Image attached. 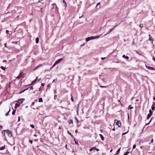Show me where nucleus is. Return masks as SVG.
I'll return each mask as SVG.
<instances>
[{
  "label": "nucleus",
  "instance_id": "nucleus-16",
  "mask_svg": "<svg viewBox=\"0 0 155 155\" xmlns=\"http://www.w3.org/2000/svg\"><path fill=\"white\" fill-rule=\"evenodd\" d=\"M5 148V146H3L0 148V150H4Z\"/></svg>",
  "mask_w": 155,
  "mask_h": 155
},
{
  "label": "nucleus",
  "instance_id": "nucleus-11",
  "mask_svg": "<svg viewBox=\"0 0 155 155\" xmlns=\"http://www.w3.org/2000/svg\"><path fill=\"white\" fill-rule=\"evenodd\" d=\"M20 106V104H18V103H16L15 104V108H16L18 107H19Z\"/></svg>",
  "mask_w": 155,
  "mask_h": 155
},
{
  "label": "nucleus",
  "instance_id": "nucleus-20",
  "mask_svg": "<svg viewBox=\"0 0 155 155\" xmlns=\"http://www.w3.org/2000/svg\"><path fill=\"white\" fill-rule=\"evenodd\" d=\"M68 123L70 124H73V122L72 120H69L68 121Z\"/></svg>",
  "mask_w": 155,
  "mask_h": 155
},
{
  "label": "nucleus",
  "instance_id": "nucleus-53",
  "mask_svg": "<svg viewBox=\"0 0 155 155\" xmlns=\"http://www.w3.org/2000/svg\"><path fill=\"white\" fill-rule=\"evenodd\" d=\"M8 32H9V31H8V30H7L6 31V33H8Z\"/></svg>",
  "mask_w": 155,
  "mask_h": 155
},
{
  "label": "nucleus",
  "instance_id": "nucleus-49",
  "mask_svg": "<svg viewBox=\"0 0 155 155\" xmlns=\"http://www.w3.org/2000/svg\"><path fill=\"white\" fill-rule=\"evenodd\" d=\"M65 4V7L66 8L67 6V3H66V4Z\"/></svg>",
  "mask_w": 155,
  "mask_h": 155
},
{
  "label": "nucleus",
  "instance_id": "nucleus-52",
  "mask_svg": "<svg viewBox=\"0 0 155 155\" xmlns=\"http://www.w3.org/2000/svg\"><path fill=\"white\" fill-rule=\"evenodd\" d=\"M153 139H152V140H151V142L152 143H153Z\"/></svg>",
  "mask_w": 155,
  "mask_h": 155
},
{
  "label": "nucleus",
  "instance_id": "nucleus-45",
  "mask_svg": "<svg viewBox=\"0 0 155 155\" xmlns=\"http://www.w3.org/2000/svg\"><path fill=\"white\" fill-rule=\"evenodd\" d=\"M57 97V95L55 94L54 96V99H55L56 97Z\"/></svg>",
  "mask_w": 155,
  "mask_h": 155
},
{
  "label": "nucleus",
  "instance_id": "nucleus-9",
  "mask_svg": "<svg viewBox=\"0 0 155 155\" xmlns=\"http://www.w3.org/2000/svg\"><path fill=\"white\" fill-rule=\"evenodd\" d=\"M120 149L121 147H120L119 149H118V150L116 152V153H115V155H117L119 153L120 151Z\"/></svg>",
  "mask_w": 155,
  "mask_h": 155
},
{
  "label": "nucleus",
  "instance_id": "nucleus-55",
  "mask_svg": "<svg viewBox=\"0 0 155 155\" xmlns=\"http://www.w3.org/2000/svg\"><path fill=\"white\" fill-rule=\"evenodd\" d=\"M112 130H113L114 131H115V128H113V129H112Z\"/></svg>",
  "mask_w": 155,
  "mask_h": 155
},
{
  "label": "nucleus",
  "instance_id": "nucleus-19",
  "mask_svg": "<svg viewBox=\"0 0 155 155\" xmlns=\"http://www.w3.org/2000/svg\"><path fill=\"white\" fill-rule=\"evenodd\" d=\"M39 42V38H36V43H38Z\"/></svg>",
  "mask_w": 155,
  "mask_h": 155
},
{
  "label": "nucleus",
  "instance_id": "nucleus-59",
  "mask_svg": "<svg viewBox=\"0 0 155 155\" xmlns=\"http://www.w3.org/2000/svg\"><path fill=\"white\" fill-rule=\"evenodd\" d=\"M34 136H35V137H37V135H36V134H35Z\"/></svg>",
  "mask_w": 155,
  "mask_h": 155
},
{
  "label": "nucleus",
  "instance_id": "nucleus-40",
  "mask_svg": "<svg viewBox=\"0 0 155 155\" xmlns=\"http://www.w3.org/2000/svg\"><path fill=\"white\" fill-rule=\"evenodd\" d=\"M12 42L13 43L17 44L18 43V42L17 41H14V42Z\"/></svg>",
  "mask_w": 155,
  "mask_h": 155
},
{
  "label": "nucleus",
  "instance_id": "nucleus-54",
  "mask_svg": "<svg viewBox=\"0 0 155 155\" xmlns=\"http://www.w3.org/2000/svg\"><path fill=\"white\" fill-rule=\"evenodd\" d=\"M105 58H101V59L102 60H103L104 59H105Z\"/></svg>",
  "mask_w": 155,
  "mask_h": 155
},
{
  "label": "nucleus",
  "instance_id": "nucleus-7",
  "mask_svg": "<svg viewBox=\"0 0 155 155\" xmlns=\"http://www.w3.org/2000/svg\"><path fill=\"white\" fill-rule=\"evenodd\" d=\"M38 77H37L32 82V83L30 84V85H31L32 84H34L35 82L36 81H39L40 79H39L38 80Z\"/></svg>",
  "mask_w": 155,
  "mask_h": 155
},
{
  "label": "nucleus",
  "instance_id": "nucleus-31",
  "mask_svg": "<svg viewBox=\"0 0 155 155\" xmlns=\"http://www.w3.org/2000/svg\"><path fill=\"white\" fill-rule=\"evenodd\" d=\"M71 100H72V101L73 102L74 101V99H73V96H72V94L71 95Z\"/></svg>",
  "mask_w": 155,
  "mask_h": 155
},
{
  "label": "nucleus",
  "instance_id": "nucleus-2",
  "mask_svg": "<svg viewBox=\"0 0 155 155\" xmlns=\"http://www.w3.org/2000/svg\"><path fill=\"white\" fill-rule=\"evenodd\" d=\"M114 125H117L118 127H119L121 126V123L119 120H115Z\"/></svg>",
  "mask_w": 155,
  "mask_h": 155
},
{
  "label": "nucleus",
  "instance_id": "nucleus-29",
  "mask_svg": "<svg viewBox=\"0 0 155 155\" xmlns=\"http://www.w3.org/2000/svg\"><path fill=\"white\" fill-rule=\"evenodd\" d=\"M133 108V107L131 106L130 105L129 106V109H132Z\"/></svg>",
  "mask_w": 155,
  "mask_h": 155
},
{
  "label": "nucleus",
  "instance_id": "nucleus-36",
  "mask_svg": "<svg viewBox=\"0 0 155 155\" xmlns=\"http://www.w3.org/2000/svg\"><path fill=\"white\" fill-rule=\"evenodd\" d=\"M35 102H32L31 104V105L32 106H33L35 104Z\"/></svg>",
  "mask_w": 155,
  "mask_h": 155
},
{
  "label": "nucleus",
  "instance_id": "nucleus-22",
  "mask_svg": "<svg viewBox=\"0 0 155 155\" xmlns=\"http://www.w3.org/2000/svg\"><path fill=\"white\" fill-rule=\"evenodd\" d=\"M129 153V152L127 151L126 152H125L123 155H127Z\"/></svg>",
  "mask_w": 155,
  "mask_h": 155
},
{
  "label": "nucleus",
  "instance_id": "nucleus-46",
  "mask_svg": "<svg viewBox=\"0 0 155 155\" xmlns=\"http://www.w3.org/2000/svg\"><path fill=\"white\" fill-rule=\"evenodd\" d=\"M39 67V66L36 67L35 68V69H37L38 68V67Z\"/></svg>",
  "mask_w": 155,
  "mask_h": 155
},
{
  "label": "nucleus",
  "instance_id": "nucleus-14",
  "mask_svg": "<svg viewBox=\"0 0 155 155\" xmlns=\"http://www.w3.org/2000/svg\"><path fill=\"white\" fill-rule=\"evenodd\" d=\"M95 149H96V147H92L91 148H90L89 150L90 151H91L94 150H95Z\"/></svg>",
  "mask_w": 155,
  "mask_h": 155
},
{
  "label": "nucleus",
  "instance_id": "nucleus-35",
  "mask_svg": "<svg viewBox=\"0 0 155 155\" xmlns=\"http://www.w3.org/2000/svg\"><path fill=\"white\" fill-rule=\"evenodd\" d=\"M2 126L0 125V130H1L2 129Z\"/></svg>",
  "mask_w": 155,
  "mask_h": 155
},
{
  "label": "nucleus",
  "instance_id": "nucleus-42",
  "mask_svg": "<svg viewBox=\"0 0 155 155\" xmlns=\"http://www.w3.org/2000/svg\"><path fill=\"white\" fill-rule=\"evenodd\" d=\"M45 85V84H44V83H42L41 84V85L43 86H44V85Z\"/></svg>",
  "mask_w": 155,
  "mask_h": 155
},
{
  "label": "nucleus",
  "instance_id": "nucleus-47",
  "mask_svg": "<svg viewBox=\"0 0 155 155\" xmlns=\"http://www.w3.org/2000/svg\"><path fill=\"white\" fill-rule=\"evenodd\" d=\"M63 2L64 3V4H66V2H65V0H63Z\"/></svg>",
  "mask_w": 155,
  "mask_h": 155
},
{
  "label": "nucleus",
  "instance_id": "nucleus-48",
  "mask_svg": "<svg viewBox=\"0 0 155 155\" xmlns=\"http://www.w3.org/2000/svg\"><path fill=\"white\" fill-rule=\"evenodd\" d=\"M153 59L154 61L155 62V58L154 57H153Z\"/></svg>",
  "mask_w": 155,
  "mask_h": 155
},
{
  "label": "nucleus",
  "instance_id": "nucleus-3",
  "mask_svg": "<svg viewBox=\"0 0 155 155\" xmlns=\"http://www.w3.org/2000/svg\"><path fill=\"white\" fill-rule=\"evenodd\" d=\"M6 131L8 136L10 137H12V134L11 131L9 130H7Z\"/></svg>",
  "mask_w": 155,
  "mask_h": 155
},
{
  "label": "nucleus",
  "instance_id": "nucleus-27",
  "mask_svg": "<svg viewBox=\"0 0 155 155\" xmlns=\"http://www.w3.org/2000/svg\"><path fill=\"white\" fill-rule=\"evenodd\" d=\"M100 87H108V86H103L100 85Z\"/></svg>",
  "mask_w": 155,
  "mask_h": 155
},
{
  "label": "nucleus",
  "instance_id": "nucleus-10",
  "mask_svg": "<svg viewBox=\"0 0 155 155\" xmlns=\"http://www.w3.org/2000/svg\"><path fill=\"white\" fill-rule=\"evenodd\" d=\"M149 40L150 41H152V42H153V38L150 35H149Z\"/></svg>",
  "mask_w": 155,
  "mask_h": 155
},
{
  "label": "nucleus",
  "instance_id": "nucleus-50",
  "mask_svg": "<svg viewBox=\"0 0 155 155\" xmlns=\"http://www.w3.org/2000/svg\"><path fill=\"white\" fill-rule=\"evenodd\" d=\"M20 117H18V121H20Z\"/></svg>",
  "mask_w": 155,
  "mask_h": 155
},
{
  "label": "nucleus",
  "instance_id": "nucleus-62",
  "mask_svg": "<svg viewBox=\"0 0 155 155\" xmlns=\"http://www.w3.org/2000/svg\"><path fill=\"white\" fill-rule=\"evenodd\" d=\"M112 151V149L110 151V152H111Z\"/></svg>",
  "mask_w": 155,
  "mask_h": 155
},
{
  "label": "nucleus",
  "instance_id": "nucleus-51",
  "mask_svg": "<svg viewBox=\"0 0 155 155\" xmlns=\"http://www.w3.org/2000/svg\"><path fill=\"white\" fill-rule=\"evenodd\" d=\"M112 29H111L110 31H109V32L108 33H110V32L112 30ZM107 34H108V33Z\"/></svg>",
  "mask_w": 155,
  "mask_h": 155
},
{
  "label": "nucleus",
  "instance_id": "nucleus-15",
  "mask_svg": "<svg viewBox=\"0 0 155 155\" xmlns=\"http://www.w3.org/2000/svg\"><path fill=\"white\" fill-rule=\"evenodd\" d=\"M122 57L123 58H126L127 59H128L129 58V57L127 56H126L125 55H123V56H122Z\"/></svg>",
  "mask_w": 155,
  "mask_h": 155
},
{
  "label": "nucleus",
  "instance_id": "nucleus-41",
  "mask_svg": "<svg viewBox=\"0 0 155 155\" xmlns=\"http://www.w3.org/2000/svg\"><path fill=\"white\" fill-rule=\"evenodd\" d=\"M74 140L75 141V143L76 144H78V143L77 141H76L75 140V139Z\"/></svg>",
  "mask_w": 155,
  "mask_h": 155
},
{
  "label": "nucleus",
  "instance_id": "nucleus-34",
  "mask_svg": "<svg viewBox=\"0 0 155 155\" xmlns=\"http://www.w3.org/2000/svg\"><path fill=\"white\" fill-rule=\"evenodd\" d=\"M29 142L31 144L32 143L33 141L32 140H29Z\"/></svg>",
  "mask_w": 155,
  "mask_h": 155
},
{
  "label": "nucleus",
  "instance_id": "nucleus-18",
  "mask_svg": "<svg viewBox=\"0 0 155 155\" xmlns=\"http://www.w3.org/2000/svg\"><path fill=\"white\" fill-rule=\"evenodd\" d=\"M43 101L42 98H40L39 99L38 102H43Z\"/></svg>",
  "mask_w": 155,
  "mask_h": 155
},
{
  "label": "nucleus",
  "instance_id": "nucleus-33",
  "mask_svg": "<svg viewBox=\"0 0 155 155\" xmlns=\"http://www.w3.org/2000/svg\"><path fill=\"white\" fill-rule=\"evenodd\" d=\"M149 113H150L149 114H152V113H153V111H151V110L150 109V110H149Z\"/></svg>",
  "mask_w": 155,
  "mask_h": 155
},
{
  "label": "nucleus",
  "instance_id": "nucleus-37",
  "mask_svg": "<svg viewBox=\"0 0 155 155\" xmlns=\"http://www.w3.org/2000/svg\"><path fill=\"white\" fill-rule=\"evenodd\" d=\"M128 131H127V132H126V133H124L122 134V135H125V134H126L127 132H128Z\"/></svg>",
  "mask_w": 155,
  "mask_h": 155
},
{
  "label": "nucleus",
  "instance_id": "nucleus-17",
  "mask_svg": "<svg viewBox=\"0 0 155 155\" xmlns=\"http://www.w3.org/2000/svg\"><path fill=\"white\" fill-rule=\"evenodd\" d=\"M6 130H3L2 132V135H3L4 136H5V131Z\"/></svg>",
  "mask_w": 155,
  "mask_h": 155
},
{
  "label": "nucleus",
  "instance_id": "nucleus-1",
  "mask_svg": "<svg viewBox=\"0 0 155 155\" xmlns=\"http://www.w3.org/2000/svg\"><path fill=\"white\" fill-rule=\"evenodd\" d=\"M63 60V58H61L60 59H58L57 60L55 63L53 65L52 67L51 68V69L52 68L54 67L57 64H58L61 61H62Z\"/></svg>",
  "mask_w": 155,
  "mask_h": 155
},
{
  "label": "nucleus",
  "instance_id": "nucleus-12",
  "mask_svg": "<svg viewBox=\"0 0 155 155\" xmlns=\"http://www.w3.org/2000/svg\"><path fill=\"white\" fill-rule=\"evenodd\" d=\"M99 136H100V137H101V140H104V137L101 134H100Z\"/></svg>",
  "mask_w": 155,
  "mask_h": 155
},
{
  "label": "nucleus",
  "instance_id": "nucleus-6",
  "mask_svg": "<svg viewBox=\"0 0 155 155\" xmlns=\"http://www.w3.org/2000/svg\"><path fill=\"white\" fill-rule=\"evenodd\" d=\"M25 99L24 98L20 99L18 100L17 102L19 104H21L23 103V101Z\"/></svg>",
  "mask_w": 155,
  "mask_h": 155
},
{
  "label": "nucleus",
  "instance_id": "nucleus-64",
  "mask_svg": "<svg viewBox=\"0 0 155 155\" xmlns=\"http://www.w3.org/2000/svg\"><path fill=\"white\" fill-rule=\"evenodd\" d=\"M100 131H101V132H102V131H103V130H100Z\"/></svg>",
  "mask_w": 155,
  "mask_h": 155
},
{
  "label": "nucleus",
  "instance_id": "nucleus-5",
  "mask_svg": "<svg viewBox=\"0 0 155 155\" xmlns=\"http://www.w3.org/2000/svg\"><path fill=\"white\" fill-rule=\"evenodd\" d=\"M23 72H21L18 76L16 77V78L19 79L24 74V73H23Z\"/></svg>",
  "mask_w": 155,
  "mask_h": 155
},
{
  "label": "nucleus",
  "instance_id": "nucleus-58",
  "mask_svg": "<svg viewBox=\"0 0 155 155\" xmlns=\"http://www.w3.org/2000/svg\"><path fill=\"white\" fill-rule=\"evenodd\" d=\"M56 92V90H54V93L55 94Z\"/></svg>",
  "mask_w": 155,
  "mask_h": 155
},
{
  "label": "nucleus",
  "instance_id": "nucleus-13",
  "mask_svg": "<svg viewBox=\"0 0 155 155\" xmlns=\"http://www.w3.org/2000/svg\"><path fill=\"white\" fill-rule=\"evenodd\" d=\"M152 115V114H151H151H148L147 115V119H149L150 117Z\"/></svg>",
  "mask_w": 155,
  "mask_h": 155
},
{
  "label": "nucleus",
  "instance_id": "nucleus-24",
  "mask_svg": "<svg viewBox=\"0 0 155 155\" xmlns=\"http://www.w3.org/2000/svg\"><path fill=\"white\" fill-rule=\"evenodd\" d=\"M0 68H1L2 69V70H5V67H3V66H1V67H0Z\"/></svg>",
  "mask_w": 155,
  "mask_h": 155
},
{
  "label": "nucleus",
  "instance_id": "nucleus-4",
  "mask_svg": "<svg viewBox=\"0 0 155 155\" xmlns=\"http://www.w3.org/2000/svg\"><path fill=\"white\" fill-rule=\"evenodd\" d=\"M95 37H94V36H91V37H88L86 39V41H88L91 39H95Z\"/></svg>",
  "mask_w": 155,
  "mask_h": 155
},
{
  "label": "nucleus",
  "instance_id": "nucleus-60",
  "mask_svg": "<svg viewBox=\"0 0 155 155\" xmlns=\"http://www.w3.org/2000/svg\"><path fill=\"white\" fill-rule=\"evenodd\" d=\"M65 147L67 148V145H66V146H65Z\"/></svg>",
  "mask_w": 155,
  "mask_h": 155
},
{
  "label": "nucleus",
  "instance_id": "nucleus-28",
  "mask_svg": "<svg viewBox=\"0 0 155 155\" xmlns=\"http://www.w3.org/2000/svg\"><path fill=\"white\" fill-rule=\"evenodd\" d=\"M136 144H135L133 146V149H134V148H136Z\"/></svg>",
  "mask_w": 155,
  "mask_h": 155
},
{
  "label": "nucleus",
  "instance_id": "nucleus-63",
  "mask_svg": "<svg viewBox=\"0 0 155 155\" xmlns=\"http://www.w3.org/2000/svg\"><path fill=\"white\" fill-rule=\"evenodd\" d=\"M59 129H61V127H59Z\"/></svg>",
  "mask_w": 155,
  "mask_h": 155
},
{
  "label": "nucleus",
  "instance_id": "nucleus-57",
  "mask_svg": "<svg viewBox=\"0 0 155 155\" xmlns=\"http://www.w3.org/2000/svg\"><path fill=\"white\" fill-rule=\"evenodd\" d=\"M151 121V120H150V121H149V122L148 123H147V124H146V125H148V124H149L150 122Z\"/></svg>",
  "mask_w": 155,
  "mask_h": 155
},
{
  "label": "nucleus",
  "instance_id": "nucleus-32",
  "mask_svg": "<svg viewBox=\"0 0 155 155\" xmlns=\"http://www.w3.org/2000/svg\"><path fill=\"white\" fill-rule=\"evenodd\" d=\"M68 133L71 136H73L68 131Z\"/></svg>",
  "mask_w": 155,
  "mask_h": 155
},
{
  "label": "nucleus",
  "instance_id": "nucleus-23",
  "mask_svg": "<svg viewBox=\"0 0 155 155\" xmlns=\"http://www.w3.org/2000/svg\"><path fill=\"white\" fill-rule=\"evenodd\" d=\"M16 111V110H15L12 111V114L13 115H14L15 114Z\"/></svg>",
  "mask_w": 155,
  "mask_h": 155
},
{
  "label": "nucleus",
  "instance_id": "nucleus-43",
  "mask_svg": "<svg viewBox=\"0 0 155 155\" xmlns=\"http://www.w3.org/2000/svg\"><path fill=\"white\" fill-rule=\"evenodd\" d=\"M94 37H95V38H98L99 37V36H97Z\"/></svg>",
  "mask_w": 155,
  "mask_h": 155
},
{
  "label": "nucleus",
  "instance_id": "nucleus-44",
  "mask_svg": "<svg viewBox=\"0 0 155 155\" xmlns=\"http://www.w3.org/2000/svg\"><path fill=\"white\" fill-rule=\"evenodd\" d=\"M100 2H99L97 4V5H96V7L99 5H100Z\"/></svg>",
  "mask_w": 155,
  "mask_h": 155
},
{
  "label": "nucleus",
  "instance_id": "nucleus-38",
  "mask_svg": "<svg viewBox=\"0 0 155 155\" xmlns=\"http://www.w3.org/2000/svg\"><path fill=\"white\" fill-rule=\"evenodd\" d=\"M95 150H96L97 151H99V150L98 149L96 148V149H95Z\"/></svg>",
  "mask_w": 155,
  "mask_h": 155
},
{
  "label": "nucleus",
  "instance_id": "nucleus-30",
  "mask_svg": "<svg viewBox=\"0 0 155 155\" xmlns=\"http://www.w3.org/2000/svg\"><path fill=\"white\" fill-rule=\"evenodd\" d=\"M30 126L33 128H34V127H35V126H34L33 125V124H31V125H30Z\"/></svg>",
  "mask_w": 155,
  "mask_h": 155
},
{
  "label": "nucleus",
  "instance_id": "nucleus-39",
  "mask_svg": "<svg viewBox=\"0 0 155 155\" xmlns=\"http://www.w3.org/2000/svg\"><path fill=\"white\" fill-rule=\"evenodd\" d=\"M143 26V25L142 24H140V27H142Z\"/></svg>",
  "mask_w": 155,
  "mask_h": 155
},
{
  "label": "nucleus",
  "instance_id": "nucleus-26",
  "mask_svg": "<svg viewBox=\"0 0 155 155\" xmlns=\"http://www.w3.org/2000/svg\"><path fill=\"white\" fill-rule=\"evenodd\" d=\"M10 109H9V110L8 112V113H6V114H5V115H6V116H7V115H8V114H9V112H10Z\"/></svg>",
  "mask_w": 155,
  "mask_h": 155
},
{
  "label": "nucleus",
  "instance_id": "nucleus-21",
  "mask_svg": "<svg viewBox=\"0 0 155 155\" xmlns=\"http://www.w3.org/2000/svg\"><path fill=\"white\" fill-rule=\"evenodd\" d=\"M155 107H154V105L153 104L152 106V107H151V108H152V110H154L155 109Z\"/></svg>",
  "mask_w": 155,
  "mask_h": 155
},
{
  "label": "nucleus",
  "instance_id": "nucleus-56",
  "mask_svg": "<svg viewBox=\"0 0 155 155\" xmlns=\"http://www.w3.org/2000/svg\"><path fill=\"white\" fill-rule=\"evenodd\" d=\"M7 62V61L6 60H4L3 61V62Z\"/></svg>",
  "mask_w": 155,
  "mask_h": 155
},
{
  "label": "nucleus",
  "instance_id": "nucleus-61",
  "mask_svg": "<svg viewBox=\"0 0 155 155\" xmlns=\"http://www.w3.org/2000/svg\"><path fill=\"white\" fill-rule=\"evenodd\" d=\"M153 100H155V97L153 98Z\"/></svg>",
  "mask_w": 155,
  "mask_h": 155
},
{
  "label": "nucleus",
  "instance_id": "nucleus-25",
  "mask_svg": "<svg viewBox=\"0 0 155 155\" xmlns=\"http://www.w3.org/2000/svg\"><path fill=\"white\" fill-rule=\"evenodd\" d=\"M27 89H26L24 90L23 91H21V92H20L19 93V94H21V93H23V92L25 91V90H27Z\"/></svg>",
  "mask_w": 155,
  "mask_h": 155
},
{
  "label": "nucleus",
  "instance_id": "nucleus-8",
  "mask_svg": "<svg viewBox=\"0 0 155 155\" xmlns=\"http://www.w3.org/2000/svg\"><path fill=\"white\" fill-rule=\"evenodd\" d=\"M146 67L149 69H150L151 70H155V68H153V67H148L146 66Z\"/></svg>",
  "mask_w": 155,
  "mask_h": 155
}]
</instances>
